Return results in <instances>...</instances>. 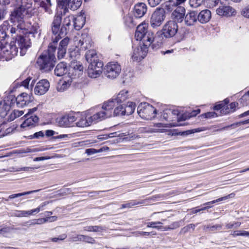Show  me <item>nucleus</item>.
I'll list each match as a JSON object with an SVG mask.
<instances>
[{
  "label": "nucleus",
  "mask_w": 249,
  "mask_h": 249,
  "mask_svg": "<svg viewBox=\"0 0 249 249\" xmlns=\"http://www.w3.org/2000/svg\"><path fill=\"white\" fill-rule=\"evenodd\" d=\"M24 118L25 120L21 124L20 127L25 129L35 126L38 121V118L37 116H29V114H25Z\"/></svg>",
  "instance_id": "dca6fc26"
},
{
  "label": "nucleus",
  "mask_w": 249,
  "mask_h": 249,
  "mask_svg": "<svg viewBox=\"0 0 249 249\" xmlns=\"http://www.w3.org/2000/svg\"><path fill=\"white\" fill-rule=\"evenodd\" d=\"M71 240L72 242L82 241L90 244H94L95 243V240L93 238L82 234H78L75 236H73L71 238Z\"/></svg>",
  "instance_id": "c85d7f7f"
},
{
  "label": "nucleus",
  "mask_w": 249,
  "mask_h": 249,
  "mask_svg": "<svg viewBox=\"0 0 249 249\" xmlns=\"http://www.w3.org/2000/svg\"><path fill=\"white\" fill-rule=\"evenodd\" d=\"M233 235L235 236H249V231H235Z\"/></svg>",
  "instance_id": "338daca9"
},
{
  "label": "nucleus",
  "mask_w": 249,
  "mask_h": 249,
  "mask_svg": "<svg viewBox=\"0 0 249 249\" xmlns=\"http://www.w3.org/2000/svg\"><path fill=\"white\" fill-rule=\"evenodd\" d=\"M157 39H158V38H154L153 33L148 31L144 35L143 37L142 38V45L148 48L155 40Z\"/></svg>",
  "instance_id": "c756f323"
},
{
  "label": "nucleus",
  "mask_w": 249,
  "mask_h": 249,
  "mask_svg": "<svg viewBox=\"0 0 249 249\" xmlns=\"http://www.w3.org/2000/svg\"><path fill=\"white\" fill-rule=\"evenodd\" d=\"M24 114L22 110H14L10 116V120L13 121L17 117H19Z\"/></svg>",
  "instance_id": "5fc2aeb1"
},
{
  "label": "nucleus",
  "mask_w": 249,
  "mask_h": 249,
  "mask_svg": "<svg viewBox=\"0 0 249 249\" xmlns=\"http://www.w3.org/2000/svg\"><path fill=\"white\" fill-rule=\"evenodd\" d=\"M171 109H166L164 110L162 114L161 115L160 118L161 119H163L168 121H171L173 119H171L169 116L171 115Z\"/></svg>",
  "instance_id": "8fccbe9b"
},
{
  "label": "nucleus",
  "mask_w": 249,
  "mask_h": 249,
  "mask_svg": "<svg viewBox=\"0 0 249 249\" xmlns=\"http://www.w3.org/2000/svg\"><path fill=\"white\" fill-rule=\"evenodd\" d=\"M84 67L80 62L73 61L71 63L69 70V77L72 79L81 76L83 73Z\"/></svg>",
  "instance_id": "9b49d317"
},
{
  "label": "nucleus",
  "mask_w": 249,
  "mask_h": 249,
  "mask_svg": "<svg viewBox=\"0 0 249 249\" xmlns=\"http://www.w3.org/2000/svg\"><path fill=\"white\" fill-rule=\"evenodd\" d=\"M124 115V106L121 103L116 104L113 110V116Z\"/></svg>",
  "instance_id": "79ce46f5"
},
{
  "label": "nucleus",
  "mask_w": 249,
  "mask_h": 249,
  "mask_svg": "<svg viewBox=\"0 0 249 249\" xmlns=\"http://www.w3.org/2000/svg\"><path fill=\"white\" fill-rule=\"evenodd\" d=\"M91 109L89 110L87 112L86 116H81L75 123L76 125L78 127H84L89 126L93 123L100 122L95 113L91 115Z\"/></svg>",
  "instance_id": "423d86ee"
},
{
  "label": "nucleus",
  "mask_w": 249,
  "mask_h": 249,
  "mask_svg": "<svg viewBox=\"0 0 249 249\" xmlns=\"http://www.w3.org/2000/svg\"><path fill=\"white\" fill-rule=\"evenodd\" d=\"M216 13L220 16L230 17L235 16L236 10L230 6L221 5L216 9Z\"/></svg>",
  "instance_id": "f3484780"
},
{
  "label": "nucleus",
  "mask_w": 249,
  "mask_h": 249,
  "mask_svg": "<svg viewBox=\"0 0 249 249\" xmlns=\"http://www.w3.org/2000/svg\"><path fill=\"white\" fill-rule=\"evenodd\" d=\"M124 23L125 25L130 27H133L136 24L134 23L133 18L130 16H126L124 18Z\"/></svg>",
  "instance_id": "603ef678"
},
{
  "label": "nucleus",
  "mask_w": 249,
  "mask_h": 249,
  "mask_svg": "<svg viewBox=\"0 0 249 249\" xmlns=\"http://www.w3.org/2000/svg\"><path fill=\"white\" fill-rule=\"evenodd\" d=\"M148 51L147 47L143 45L138 46L133 50L132 58L134 61H140L144 58Z\"/></svg>",
  "instance_id": "2eb2a0df"
},
{
  "label": "nucleus",
  "mask_w": 249,
  "mask_h": 249,
  "mask_svg": "<svg viewBox=\"0 0 249 249\" xmlns=\"http://www.w3.org/2000/svg\"><path fill=\"white\" fill-rule=\"evenodd\" d=\"M39 26L37 23H34L30 29V30L27 32L30 34L34 35L37 34L39 31Z\"/></svg>",
  "instance_id": "4d7b16f0"
},
{
  "label": "nucleus",
  "mask_w": 249,
  "mask_h": 249,
  "mask_svg": "<svg viewBox=\"0 0 249 249\" xmlns=\"http://www.w3.org/2000/svg\"><path fill=\"white\" fill-rule=\"evenodd\" d=\"M84 231H89V232H102L103 231L105 230V228L102 226H88L84 227L83 228Z\"/></svg>",
  "instance_id": "58836bf2"
},
{
  "label": "nucleus",
  "mask_w": 249,
  "mask_h": 249,
  "mask_svg": "<svg viewBox=\"0 0 249 249\" xmlns=\"http://www.w3.org/2000/svg\"><path fill=\"white\" fill-rule=\"evenodd\" d=\"M197 18L201 23H207L211 18V12L208 9L203 10L199 13Z\"/></svg>",
  "instance_id": "cd10ccee"
},
{
  "label": "nucleus",
  "mask_w": 249,
  "mask_h": 249,
  "mask_svg": "<svg viewBox=\"0 0 249 249\" xmlns=\"http://www.w3.org/2000/svg\"><path fill=\"white\" fill-rule=\"evenodd\" d=\"M26 9L22 6L14 9L10 15V20L14 24H20L23 21L25 14L27 13Z\"/></svg>",
  "instance_id": "9d476101"
},
{
  "label": "nucleus",
  "mask_w": 249,
  "mask_h": 249,
  "mask_svg": "<svg viewBox=\"0 0 249 249\" xmlns=\"http://www.w3.org/2000/svg\"><path fill=\"white\" fill-rule=\"evenodd\" d=\"M136 105L133 102L128 103V105L125 107H124V115H129L131 114L134 111Z\"/></svg>",
  "instance_id": "c03bdc74"
},
{
  "label": "nucleus",
  "mask_w": 249,
  "mask_h": 249,
  "mask_svg": "<svg viewBox=\"0 0 249 249\" xmlns=\"http://www.w3.org/2000/svg\"><path fill=\"white\" fill-rule=\"evenodd\" d=\"M67 71L66 63L61 62L57 65L54 70V73L57 76H61L64 75Z\"/></svg>",
  "instance_id": "473e14b6"
},
{
  "label": "nucleus",
  "mask_w": 249,
  "mask_h": 249,
  "mask_svg": "<svg viewBox=\"0 0 249 249\" xmlns=\"http://www.w3.org/2000/svg\"><path fill=\"white\" fill-rule=\"evenodd\" d=\"M117 103L113 98L105 102L102 107V110L95 112L99 121L113 116V109Z\"/></svg>",
  "instance_id": "20e7f679"
},
{
  "label": "nucleus",
  "mask_w": 249,
  "mask_h": 249,
  "mask_svg": "<svg viewBox=\"0 0 249 249\" xmlns=\"http://www.w3.org/2000/svg\"><path fill=\"white\" fill-rule=\"evenodd\" d=\"M121 71V66L117 63L111 62L108 63L105 67L104 73L106 76L109 78L114 79L116 78Z\"/></svg>",
  "instance_id": "6e6552de"
},
{
  "label": "nucleus",
  "mask_w": 249,
  "mask_h": 249,
  "mask_svg": "<svg viewBox=\"0 0 249 249\" xmlns=\"http://www.w3.org/2000/svg\"><path fill=\"white\" fill-rule=\"evenodd\" d=\"M238 104L236 102H232L229 105L230 107L228 106H226L225 109L224 108L221 111L222 113L226 114L231 112H233L235 110L236 107Z\"/></svg>",
  "instance_id": "37998d69"
},
{
  "label": "nucleus",
  "mask_w": 249,
  "mask_h": 249,
  "mask_svg": "<svg viewBox=\"0 0 249 249\" xmlns=\"http://www.w3.org/2000/svg\"><path fill=\"white\" fill-rule=\"evenodd\" d=\"M249 100V91L245 94L239 100V102L243 106H247Z\"/></svg>",
  "instance_id": "bf43d9fd"
},
{
  "label": "nucleus",
  "mask_w": 249,
  "mask_h": 249,
  "mask_svg": "<svg viewBox=\"0 0 249 249\" xmlns=\"http://www.w3.org/2000/svg\"><path fill=\"white\" fill-rule=\"evenodd\" d=\"M7 22H4L0 25V36L2 40L4 39L6 36V30L7 29Z\"/></svg>",
  "instance_id": "49530a36"
},
{
  "label": "nucleus",
  "mask_w": 249,
  "mask_h": 249,
  "mask_svg": "<svg viewBox=\"0 0 249 249\" xmlns=\"http://www.w3.org/2000/svg\"><path fill=\"white\" fill-rule=\"evenodd\" d=\"M32 78L30 77L26 78L22 82V86L24 87L25 88L32 90L33 89V86L35 83V79L32 80L31 84L30 82Z\"/></svg>",
  "instance_id": "a18cd8bd"
},
{
  "label": "nucleus",
  "mask_w": 249,
  "mask_h": 249,
  "mask_svg": "<svg viewBox=\"0 0 249 249\" xmlns=\"http://www.w3.org/2000/svg\"><path fill=\"white\" fill-rule=\"evenodd\" d=\"M49 201H45L41 203L36 208L31 210L32 215L38 213L40 211H43L44 207L49 204Z\"/></svg>",
  "instance_id": "de8ad7c7"
},
{
  "label": "nucleus",
  "mask_w": 249,
  "mask_h": 249,
  "mask_svg": "<svg viewBox=\"0 0 249 249\" xmlns=\"http://www.w3.org/2000/svg\"><path fill=\"white\" fill-rule=\"evenodd\" d=\"M162 223L160 221L148 222L146 223V226L148 228L156 229L158 230L164 231V226H162Z\"/></svg>",
  "instance_id": "ea45409f"
},
{
  "label": "nucleus",
  "mask_w": 249,
  "mask_h": 249,
  "mask_svg": "<svg viewBox=\"0 0 249 249\" xmlns=\"http://www.w3.org/2000/svg\"><path fill=\"white\" fill-rule=\"evenodd\" d=\"M58 39L50 43L47 53L41 55L37 59V64L40 70L44 71H50L55 63L54 52L56 48Z\"/></svg>",
  "instance_id": "f257e3e1"
},
{
  "label": "nucleus",
  "mask_w": 249,
  "mask_h": 249,
  "mask_svg": "<svg viewBox=\"0 0 249 249\" xmlns=\"http://www.w3.org/2000/svg\"><path fill=\"white\" fill-rule=\"evenodd\" d=\"M72 79L68 76H65L63 77V80L61 83H59L56 87L57 90L59 92H63L67 90L71 85Z\"/></svg>",
  "instance_id": "a878e982"
},
{
  "label": "nucleus",
  "mask_w": 249,
  "mask_h": 249,
  "mask_svg": "<svg viewBox=\"0 0 249 249\" xmlns=\"http://www.w3.org/2000/svg\"><path fill=\"white\" fill-rule=\"evenodd\" d=\"M165 18V11L163 8H157L151 16L150 25L156 28L161 25Z\"/></svg>",
  "instance_id": "0eeeda50"
},
{
  "label": "nucleus",
  "mask_w": 249,
  "mask_h": 249,
  "mask_svg": "<svg viewBox=\"0 0 249 249\" xmlns=\"http://www.w3.org/2000/svg\"><path fill=\"white\" fill-rule=\"evenodd\" d=\"M18 52V48L15 40L10 43L0 41V56L6 60L11 59L17 55Z\"/></svg>",
  "instance_id": "f03ea898"
},
{
  "label": "nucleus",
  "mask_w": 249,
  "mask_h": 249,
  "mask_svg": "<svg viewBox=\"0 0 249 249\" xmlns=\"http://www.w3.org/2000/svg\"><path fill=\"white\" fill-rule=\"evenodd\" d=\"M147 11V6L144 3L136 4L134 8V15L137 18L143 17Z\"/></svg>",
  "instance_id": "412c9836"
},
{
  "label": "nucleus",
  "mask_w": 249,
  "mask_h": 249,
  "mask_svg": "<svg viewBox=\"0 0 249 249\" xmlns=\"http://www.w3.org/2000/svg\"><path fill=\"white\" fill-rule=\"evenodd\" d=\"M144 202V200L138 201L136 200H132L129 202H127L125 204H122L121 209L131 208L135 206V205L139 204H143Z\"/></svg>",
  "instance_id": "4c0bfd02"
},
{
  "label": "nucleus",
  "mask_w": 249,
  "mask_h": 249,
  "mask_svg": "<svg viewBox=\"0 0 249 249\" xmlns=\"http://www.w3.org/2000/svg\"><path fill=\"white\" fill-rule=\"evenodd\" d=\"M69 41L70 39L66 37L60 42L57 52V57L59 59H62L64 57Z\"/></svg>",
  "instance_id": "aec40b11"
},
{
  "label": "nucleus",
  "mask_w": 249,
  "mask_h": 249,
  "mask_svg": "<svg viewBox=\"0 0 249 249\" xmlns=\"http://www.w3.org/2000/svg\"><path fill=\"white\" fill-rule=\"evenodd\" d=\"M241 14L244 18H249V4L243 8L241 12Z\"/></svg>",
  "instance_id": "e2e57ef3"
},
{
  "label": "nucleus",
  "mask_w": 249,
  "mask_h": 249,
  "mask_svg": "<svg viewBox=\"0 0 249 249\" xmlns=\"http://www.w3.org/2000/svg\"><path fill=\"white\" fill-rule=\"evenodd\" d=\"M185 14V9L183 6L177 7L173 11L172 16L173 19L178 22L183 21Z\"/></svg>",
  "instance_id": "4be33fe9"
},
{
  "label": "nucleus",
  "mask_w": 249,
  "mask_h": 249,
  "mask_svg": "<svg viewBox=\"0 0 249 249\" xmlns=\"http://www.w3.org/2000/svg\"><path fill=\"white\" fill-rule=\"evenodd\" d=\"M61 22L62 17L60 15H55L51 25L52 33L55 36L54 38L53 37L52 38V42L55 40L56 38L58 41L66 35L67 29L65 27H62V25L61 26Z\"/></svg>",
  "instance_id": "7ed1b4c3"
},
{
  "label": "nucleus",
  "mask_w": 249,
  "mask_h": 249,
  "mask_svg": "<svg viewBox=\"0 0 249 249\" xmlns=\"http://www.w3.org/2000/svg\"><path fill=\"white\" fill-rule=\"evenodd\" d=\"M219 0H206L207 6L210 8H212L217 5Z\"/></svg>",
  "instance_id": "69168bd1"
},
{
  "label": "nucleus",
  "mask_w": 249,
  "mask_h": 249,
  "mask_svg": "<svg viewBox=\"0 0 249 249\" xmlns=\"http://www.w3.org/2000/svg\"><path fill=\"white\" fill-rule=\"evenodd\" d=\"M129 97L128 91L126 90H121L115 98H113L118 105L125 101Z\"/></svg>",
  "instance_id": "f704fd0d"
},
{
  "label": "nucleus",
  "mask_w": 249,
  "mask_h": 249,
  "mask_svg": "<svg viewBox=\"0 0 249 249\" xmlns=\"http://www.w3.org/2000/svg\"><path fill=\"white\" fill-rule=\"evenodd\" d=\"M197 19V14L195 12L192 11L186 14L184 20L187 26H191L196 21Z\"/></svg>",
  "instance_id": "2f4dec72"
},
{
  "label": "nucleus",
  "mask_w": 249,
  "mask_h": 249,
  "mask_svg": "<svg viewBox=\"0 0 249 249\" xmlns=\"http://www.w3.org/2000/svg\"><path fill=\"white\" fill-rule=\"evenodd\" d=\"M17 106L18 107H22L32 101V97L26 93H22L16 97Z\"/></svg>",
  "instance_id": "6ab92c4d"
},
{
  "label": "nucleus",
  "mask_w": 249,
  "mask_h": 249,
  "mask_svg": "<svg viewBox=\"0 0 249 249\" xmlns=\"http://www.w3.org/2000/svg\"><path fill=\"white\" fill-rule=\"evenodd\" d=\"M57 4L61 6L65 10L70 9L73 11L77 10L82 4V0H56Z\"/></svg>",
  "instance_id": "ddd939ff"
},
{
  "label": "nucleus",
  "mask_w": 249,
  "mask_h": 249,
  "mask_svg": "<svg viewBox=\"0 0 249 249\" xmlns=\"http://www.w3.org/2000/svg\"><path fill=\"white\" fill-rule=\"evenodd\" d=\"M203 117L207 119L215 118L217 117V114L214 112H208L202 114Z\"/></svg>",
  "instance_id": "774afa93"
},
{
  "label": "nucleus",
  "mask_w": 249,
  "mask_h": 249,
  "mask_svg": "<svg viewBox=\"0 0 249 249\" xmlns=\"http://www.w3.org/2000/svg\"><path fill=\"white\" fill-rule=\"evenodd\" d=\"M86 59L88 62L91 64L92 63L101 62L99 61L96 52L94 50H89L85 54Z\"/></svg>",
  "instance_id": "7c9ffc66"
},
{
  "label": "nucleus",
  "mask_w": 249,
  "mask_h": 249,
  "mask_svg": "<svg viewBox=\"0 0 249 249\" xmlns=\"http://www.w3.org/2000/svg\"><path fill=\"white\" fill-rule=\"evenodd\" d=\"M56 122L59 126L61 127L70 126L68 114L57 118Z\"/></svg>",
  "instance_id": "c9c22d12"
},
{
  "label": "nucleus",
  "mask_w": 249,
  "mask_h": 249,
  "mask_svg": "<svg viewBox=\"0 0 249 249\" xmlns=\"http://www.w3.org/2000/svg\"><path fill=\"white\" fill-rule=\"evenodd\" d=\"M11 216L18 217H27L32 215L31 210L29 211H22V210H15L13 211L11 213Z\"/></svg>",
  "instance_id": "e433bc0d"
},
{
  "label": "nucleus",
  "mask_w": 249,
  "mask_h": 249,
  "mask_svg": "<svg viewBox=\"0 0 249 249\" xmlns=\"http://www.w3.org/2000/svg\"><path fill=\"white\" fill-rule=\"evenodd\" d=\"M147 28L148 25L146 23H142L138 26L135 34V37L137 40H142L144 35L149 31Z\"/></svg>",
  "instance_id": "b1692460"
},
{
  "label": "nucleus",
  "mask_w": 249,
  "mask_h": 249,
  "mask_svg": "<svg viewBox=\"0 0 249 249\" xmlns=\"http://www.w3.org/2000/svg\"><path fill=\"white\" fill-rule=\"evenodd\" d=\"M74 17L73 16H69L66 17L63 20L62 27H69L71 23V21L72 20L73 21Z\"/></svg>",
  "instance_id": "6e6d98bb"
},
{
  "label": "nucleus",
  "mask_w": 249,
  "mask_h": 249,
  "mask_svg": "<svg viewBox=\"0 0 249 249\" xmlns=\"http://www.w3.org/2000/svg\"><path fill=\"white\" fill-rule=\"evenodd\" d=\"M3 104V110L6 111V113L11 107L14 106L15 104H17V98L12 95L8 96L6 98L2 101Z\"/></svg>",
  "instance_id": "393cba45"
},
{
  "label": "nucleus",
  "mask_w": 249,
  "mask_h": 249,
  "mask_svg": "<svg viewBox=\"0 0 249 249\" xmlns=\"http://www.w3.org/2000/svg\"><path fill=\"white\" fill-rule=\"evenodd\" d=\"M222 228L220 225H215L213 226L206 225L204 227V230L206 231H215L220 230Z\"/></svg>",
  "instance_id": "3c124183"
},
{
  "label": "nucleus",
  "mask_w": 249,
  "mask_h": 249,
  "mask_svg": "<svg viewBox=\"0 0 249 249\" xmlns=\"http://www.w3.org/2000/svg\"><path fill=\"white\" fill-rule=\"evenodd\" d=\"M92 46V41L91 37L86 34H82L81 38L79 39L77 46L81 49L86 50L90 49Z\"/></svg>",
  "instance_id": "a211bd4d"
},
{
  "label": "nucleus",
  "mask_w": 249,
  "mask_h": 249,
  "mask_svg": "<svg viewBox=\"0 0 249 249\" xmlns=\"http://www.w3.org/2000/svg\"><path fill=\"white\" fill-rule=\"evenodd\" d=\"M136 236L146 235L149 236L150 235H156V232L154 231L151 232H145V231H137L134 233Z\"/></svg>",
  "instance_id": "0e129e2a"
},
{
  "label": "nucleus",
  "mask_w": 249,
  "mask_h": 249,
  "mask_svg": "<svg viewBox=\"0 0 249 249\" xmlns=\"http://www.w3.org/2000/svg\"><path fill=\"white\" fill-rule=\"evenodd\" d=\"M77 116L78 114H68L70 126L72 125L78 119Z\"/></svg>",
  "instance_id": "052dcab7"
},
{
  "label": "nucleus",
  "mask_w": 249,
  "mask_h": 249,
  "mask_svg": "<svg viewBox=\"0 0 249 249\" xmlns=\"http://www.w3.org/2000/svg\"><path fill=\"white\" fill-rule=\"evenodd\" d=\"M231 195H231H229L227 196H223V197H221L220 198H219L216 200H213V201H209V202H206V203H205L203 204V205L204 206H211L210 205L211 204H213L215 203H216V202H220V201H223V200H225L227 199H228L230 196Z\"/></svg>",
  "instance_id": "864d4df0"
},
{
  "label": "nucleus",
  "mask_w": 249,
  "mask_h": 249,
  "mask_svg": "<svg viewBox=\"0 0 249 249\" xmlns=\"http://www.w3.org/2000/svg\"><path fill=\"white\" fill-rule=\"evenodd\" d=\"M178 6L176 3V1L174 0H169L166 1L164 3V7L168 11H171L176 8Z\"/></svg>",
  "instance_id": "a19ab883"
},
{
  "label": "nucleus",
  "mask_w": 249,
  "mask_h": 249,
  "mask_svg": "<svg viewBox=\"0 0 249 249\" xmlns=\"http://www.w3.org/2000/svg\"><path fill=\"white\" fill-rule=\"evenodd\" d=\"M39 191V190H36L31 191H28V192H25L21 193L13 194V195H10L9 196V197H8V198H9V199H13V198H16V197H20V196H25V195L31 194L33 193L37 192H38Z\"/></svg>",
  "instance_id": "09e8293b"
},
{
  "label": "nucleus",
  "mask_w": 249,
  "mask_h": 249,
  "mask_svg": "<svg viewBox=\"0 0 249 249\" xmlns=\"http://www.w3.org/2000/svg\"><path fill=\"white\" fill-rule=\"evenodd\" d=\"M103 63L101 62L92 63L89 64L88 69V74L92 78L99 77L102 72Z\"/></svg>",
  "instance_id": "f8f14e48"
},
{
  "label": "nucleus",
  "mask_w": 249,
  "mask_h": 249,
  "mask_svg": "<svg viewBox=\"0 0 249 249\" xmlns=\"http://www.w3.org/2000/svg\"><path fill=\"white\" fill-rule=\"evenodd\" d=\"M50 88V83L46 79H42L39 81L34 88V92L37 95H42L45 94Z\"/></svg>",
  "instance_id": "4468645a"
},
{
  "label": "nucleus",
  "mask_w": 249,
  "mask_h": 249,
  "mask_svg": "<svg viewBox=\"0 0 249 249\" xmlns=\"http://www.w3.org/2000/svg\"><path fill=\"white\" fill-rule=\"evenodd\" d=\"M180 226L179 222H174L169 226H164V231L173 230L178 228Z\"/></svg>",
  "instance_id": "680f3d73"
},
{
  "label": "nucleus",
  "mask_w": 249,
  "mask_h": 249,
  "mask_svg": "<svg viewBox=\"0 0 249 249\" xmlns=\"http://www.w3.org/2000/svg\"><path fill=\"white\" fill-rule=\"evenodd\" d=\"M178 31V24L175 21L170 20L167 22L162 29V35L165 38H170L176 35Z\"/></svg>",
  "instance_id": "1a4fd4ad"
},
{
  "label": "nucleus",
  "mask_w": 249,
  "mask_h": 249,
  "mask_svg": "<svg viewBox=\"0 0 249 249\" xmlns=\"http://www.w3.org/2000/svg\"><path fill=\"white\" fill-rule=\"evenodd\" d=\"M34 1L42 8L45 12L49 14H52L51 9L52 4L51 0H34Z\"/></svg>",
  "instance_id": "bb28decb"
},
{
  "label": "nucleus",
  "mask_w": 249,
  "mask_h": 249,
  "mask_svg": "<svg viewBox=\"0 0 249 249\" xmlns=\"http://www.w3.org/2000/svg\"><path fill=\"white\" fill-rule=\"evenodd\" d=\"M204 0H190L189 4L192 7L197 8L200 6Z\"/></svg>",
  "instance_id": "13d9d810"
},
{
  "label": "nucleus",
  "mask_w": 249,
  "mask_h": 249,
  "mask_svg": "<svg viewBox=\"0 0 249 249\" xmlns=\"http://www.w3.org/2000/svg\"><path fill=\"white\" fill-rule=\"evenodd\" d=\"M21 50L27 49L31 46L30 40L26 36H19L15 41Z\"/></svg>",
  "instance_id": "5701e85b"
},
{
  "label": "nucleus",
  "mask_w": 249,
  "mask_h": 249,
  "mask_svg": "<svg viewBox=\"0 0 249 249\" xmlns=\"http://www.w3.org/2000/svg\"><path fill=\"white\" fill-rule=\"evenodd\" d=\"M137 112L142 118L151 120L155 118L157 110L150 104L147 103H142L138 107Z\"/></svg>",
  "instance_id": "39448f33"
},
{
  "label": "nucleus",
  "mask_w": 249,
  "mask_h": 249,
  "mask_svg": "<svg viewBox=\"0 0 249 249\" xmlns=\"http://www.w3.org/2000/svg\"><path fill=\"white\" fill-rule=\"evenodd\" d=\"M85 21V18L82 15L74 18L73 25L74 28L77 30H80L84 25Z\"/></svg>",
  "instance_id": "72a5a7b5"
}]
</instances>
